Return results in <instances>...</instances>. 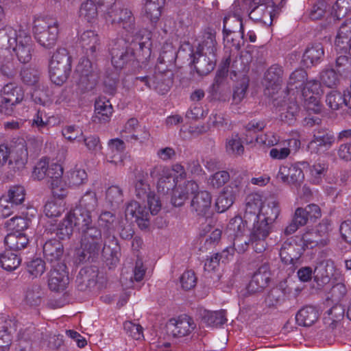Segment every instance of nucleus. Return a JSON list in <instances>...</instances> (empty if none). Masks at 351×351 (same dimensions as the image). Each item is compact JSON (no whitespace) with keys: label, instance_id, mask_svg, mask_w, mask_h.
<instances>
[{"label":"nucleus","instance_id":"1","mask_svg":"<svg viewBox=\"0 0 351 351\" xmlns=\"http://www.w3.org/2000/svg\"><path fill=\"white\" fill-rule=\"evenodd\" d=\"M80 232V247L77 250L75 262L77 263L93 262L98 257L104 243L101 231L98 227L93 226Z\"/></svg>","mask_w":351,"mask_h":351},{"label":"nucleus","instance_id":"2","mask_svg":"<svg viewBox=\"0 0 351 351\" xmlns=\"http://www.w3.org/2000/svg\"><path fill=\"white\" fill-rule=\"evenodd\" d=\"M72 58L65 48L58 49L52 55L49 63V77L56 85L63 84L71 72Z\"/></svg>","mask_w":351,"mask_h":351},{"label":"nucleus","instance_id":"3","mask_svg":"<svg viewBox=\"0 0 351 351\" xmlns=\"http://www.w3.org/2000/svg\"><path fill=\"white\" fill-rule=\"evenodd\" d=\"M34 37L43 47L50 49L55 46L58 36V21L51 18H39L34 21Z\"/></svg>","mask_w":351,"mask_h":351},{"label":"nucleus","instance_id":"4","mask_svg":"<svg viewBox=\"0 0 351 351\" xmlns=\"http://www.w3.org/2000/svg\"><path fill=\"white\" fill-rule=\"evenodd\" d=\"M107 22L119 25L128 33L133 35L137 33L135 18L132 11L119 4L114 5L108 10H102Z\"/></svg>","mask_w":351,"mask_h":351},{"label":"nucleus","instance_id":"5","mask_svg":"<svg viewBox=\"0 0 351 351\" xmlns=\"http://www.w3.org/2000/svg\"><path fill=\"white\" fill-rule=\"evenodd\" d=\"M253 223V228L250 232L248 242H245V246L239 249V252H245L248 245H252L254 250L257 253H261L266 250V238L271 232L274 225L268 222H265L261 219H257Z\"/></svg>","mask_w":351,"mask_h":351},{"label":"nucleus","instance_id":"6","mask_svg":"<svg viewBox=\"0 0 351 351\" xmlns=\"http://www.w3.org/2000/svg\"><path fill=\"white\" fill-rule=\"evenodd\" d=\"M134 49L131 43L128 45L123 40L116 41L110 49L111 62L113 66L119 69L127 66H135Z\"/></svg>","mask_w":351,"mask_h":351},{"label":"nucleus","instance_id":"7","mask_svg":"<svg viewBox=\"0 0 351 351\" xmlns=\"http://www.w3.org/2000/svg\"><path fill=\"white\" fill-rule=\"evenodd\" d=\"M78 86L82 91L92 90L97 82V76L92 71L91 62L88 58H81L75 69Z\"/></svg>","mask_w":351,"mask_h":351},{"label":"nucleus","instance_id":"8","mask_svg":"<svg viewBox=\"0 0 351 351\" xmlns=\"http://www.w3.org/2000/svg\"><path fill=\"white\" fill-rule=\"evenodd\" d=\"M69 283V271L66 264L52 265L48 279L49 289L56 292L62 291L66 289Z\"/></svg>","mask_w":351,"mask_h":351},{"label":"nucleus","instance_id":"9","mask_svg":"<svg viewBox=\"0 0 351 351\" xmlns=\"http://www.w3.org/2000/svg\"><path fill=\"white\" fill-rule=\"evenodd\" d=\"M173 73L170 69L157 65L151 77V89L161 95L167 93L173 84Z\"/></svg>","mask_w":351,"mask_h":351},{"label":"nucleus","instance_id":"10","mask_svg":"<svg viewBox=\"0 0 351 351\" xmlns=\"http://www.w3.org/2000/svg\"><path fill=\"white\" fill-rule=\"evenodd\" d=\"M190 65L193 67L199 75H206L210 73L215 67L217 58L216 55L203 53L199 51L191 50L190 53Z\"/></svg>","mask_w":351,"mask_h":351},{"label":"nucleus","instance_id":"11","mask_svg":"<svg viewBox=\"0 0 351 351\" xmlns=\"http://www.w3.org/2000/svg\"><path fill=\"white\" fill-rule=\"evenodd\" d=\"M12 50L20 62L25 64L32 60L33 53L32 38L24 30H19L18 39L15 40Z\"/></svg>","mask_w":351,"mask_h":351},{"label":"nucleus","instance_id":"12","mask_svg":"<svg viewBox=\"0 0 351 351\" xmlns=\"http://www.w3.org/2000/svg\"><path fill=\"white\" fill-rule=\"evenodd\" d=\"M9 145L10 165L14 163L19 169L23 168L28 159L27 145L21 138L13 139Z\"/></svg>","mask_w":351,"mask_h":351},{"label":"nucleus","instance_id":"13","mask_svg":"<svg viewBox=\"0 0 351 351\" xmlns=\"http://www.w3.org/2000/svg\"><path fill=\"white\" fill-rule=\"evenodd\" d=\"M196 327L193 319L186 315L171 319L167 324V332L174 337H182L189 335Z\"/></svg>","mask_w":351,"mask_h":351},{"label":"nucleus","instance_id":"14","mask_svg":"<svg viewBox=\"0 0 351 351\" xmlns=\"http://www.w3.org/2000/svg\"><path fill=\"white\" fill-rule=\"evenodd\" d=\"M99 271L95 266L82 267L76 276L75 283L79 291H86L93 289L97 283Z\"/></svg>","mask_w":351,"mask_h":351},{"label":"nucleus","instance_id":"15","mask_svg":"<svg viewBox=\"0 0 351 351\" xmlns=\"http://www.w3.org/2000/svg\"><path fill=\"white\" fill-rule=\"evenodd\" d=\"M63 175L62 166L57 163H52L49 165V160L47 158L40 159L34 167L32 177L38 180H42L45 178L49 180L51 177L58 178Z\"/></svg>","mask_w":351,"mask_h":351},{"label":"nucleus","instance_id":"16","mask_svg":"<svg viewBox=\"0 0 351 351\" xmlns=\"http://www.w3.org/2000/svg\"><path fill=\"white\" fill-rule=\"evenodd\" d=\"M270 276L269 265L267 263L261 265L254 272L247 287V292L250 293L261 292L268 285Z\"/></svg>","mask_w":351,"mask_h":351},{"label":"nucleus","instance_id":"17","mask_svg":"<svg viewBox=\"0 0 351 351\" xmlns=\"http://www.w3.org/2000/svg\"><path fill=\"white\" fill-rule=\"evenodd\" d=\"M277 178L283 183L298 189L304 182V175L301 168L297 165L290 167L282 165L280 167Z\"/></svg>","mask_w":351,"mask_h":351},{"label":"nucleus","instance_id":"18","mask_svg":"<svg viewBox=\"0 0 351 351\" xmlns=\"http://www.w3.org/2000/svg\"><path fill=\"white\" fill-rule=\"evenodd\" d=\"M212 197L206 191H201L192 197L190 202L191 213L198 217H206L211 207Z\"/></svg>","mask_w":351,"mask_h":351},{"label":"nucleus","instance_id":"19","mask_svg":"<svg viewBox=\"0 0 351 351\" xmlns=\"http://www.w3.org/2000/svg\"><path fill=\"white\" fill-rule=\"evenodd\" d=\"M265 84L269 95H274L280 88L283 82V69L278 64L271 65L265 72Z\"/></svg>","mask_w":351,"mask_h":351},{"label":"nucleus","instance_id":"20","mask_svg":"<svg viewBox=\"0 0 351 351\" xmlns=\"http://www.w3.org/2000/svg\"><path fill=\"white\" fill-rule=\"evenodd\" d=\"M43 254L47 261L52 265L64 263L62 261L64 253L62 243L57 239H49L43 246Z\"/></svg>","mask_w":351,"mask_h":351},{"label":"nucleus","instance_id":"21","mask_svg":"<svg viewBox=\"0 0 351 351\" xmlns=\"http://www.w3.org/2000/svg\"><path fill=\"white\" fill-rule=\"evenodd\" d=\"M102 247V255L106 258L107 264L115 265L121 256V247L118 244L117 239L114 235L106 236L104 237Z\"/></svg>","mask_w":351,"mask_h":351},{"label":"nucleus","instance_id":"22","mask_svg":"<svg viewBox=\"0 0 351 351\" xmlns=\"http://www.w3.org/2000/svg\"><path fill=\"white\" fill-rule=\"evenodd\" d=\"M304 250V249L295 241H285L282 244L280 251L282 261L285 264L295 265L298 263Z\"/></svg>","mask_w":351,"mask_h":351},{"label":"nucleus","instance_id":"23","mask_svg":"<svg viewBox=\"0 0 351 351\" xmlns=\"http://www.w3.org/2000/svg\"><path fill=\"white\" fill-rule=\"evenodd\" d=\"M80 43L88 56L95 58L100 49L101 43L99 35L93 30L84 32L80 37Z\"/></svg>","mask_w":351,"mask_h":351},{"label":"nucleus","instance_id":"24","mask_svg":"<svg viewBox=\"0 0 351 351\" xmlns=\"http://www.w3.org/2000/svg\"><path fill=\"white\" fill-rule=\"evenodd\" d=\"M335 272V266L330 260L323 261L319 263L313 270L314 280L318 286H324L328 284Z\"/></svg>","mask_w":351,"mask_h":351},{"label":"nucleus","instance_id":"25","mask_svg":"<svg viewBox=\"0 0 351 351\" xmlns=\"http://www.w3.org/2000/svg\"><path fill=\"white\" fill-rule=\"evenodd\" d=\"M239 189L237 185L226 186L216 200L215 206L218 213H223L228 209L238 196Z\"/></svg>","mask_w":351,"mask_h":351},{"label":"nucleus","instance_id":"26","mask_svg":"<svg viewBox=\"0 0 351 351\" xmlns=\"http://www.w3.org/2000/svg\"><path fill=\"white\" fill-rule=\"evenodd\" d=\"M67 217L71 219V221L80 232L94 226L91 212L86 209L76 206Z\"/></svg>","mask_w":351,"mask_h":351},{"label":"nucleus","instance_id":"27","mask_svg":"<svg viewBox=\"0 0 351 351\" xmlns=\"http://www.w3.org/2000/svg\"><path fill=\"white\" fill-rule=\"evenodd\" d=\"M324 56V50L322 43H315L308 45L303 56L302 62L307 67L320 63Z\"/></svg>","mask_w":351,"mask_h":351},{"label":"nucleus","instance_id":"28","mask_svg":"<svg viewBox=\"0 0 351 351\" xmlns=\"http://www.w3.org/2000/svg\"><path fill=\"white\" fill-rule=\"evenodd\" d=\"M262 201L260 196L250 195L246 198V204L243 219L245 222H255L259 219V213L261 211Z\"/></svg>","mask_w":351,"mask_h":351},{"label":"nucleus","instance_id":"29","mask_svg":"<svg viewBox=\"0 0 351 351\" xmlns=\"http://www.w3.org/2000/svg\"><path fill=\"white\" fill-rule=\"evenodd\" d=\"M319 317V311L315 306L306 305L298 311L295 320L299 326L308 327L313 325Z\"/></svg>","mask_w":351,"mask_h":351},{"label":"nucleus","instance_id":"30","mask_svg":"<svg viewBox=\"0 0 351 351\" xmlns=\"http://www.w3.org/2000/svg\"><path fill=\"white\" fill-rule=\"evenodd\" d=\"M335 138L333 134L326 130H315L313 134L311 145H314L317 150L327 151L335 143Z\"/></svg>","mask_w":351,"mask_h":351},{"label":"nucleus","instance_id":"31","mask_svg":"<svg viewBox=\"0 0 351 351\" xmlns=\"http://www.w3.org/2000/svg\"><path fill=\"white\" fill-rule=\"evenodd\" d=\"M274 11L275 10L270 7V3L258 5L251 8L249 17L253 21H261L265 24L267 23L271 24L275 16Z\"/></svg>","mask_w":351,"mask_h":351},{"label":"nucleus","instance_id":"32","mask_svg":"<svg viewBox=\"0 0 351 351\" xmlns=\"http://www.w3.org/2000/svg\"><path fill=\"white\" fill-rule=\"evenodd\" d=\"M1 97L12 104H20L25 97L24 90L22 86L14 83H8L1 90Z\"/></svg>","mask_w":351,"mask_h":351},{"label":"nucleus","instance_id":"33","mask_svg":"<svg viewBox=\"0 0 351 351\" xmlns=\"http://www.w3.org/2000/svg\"><path fill=\"white\" fill-rule=\"evenodd\" d=\"M19 215L10 219L5 222L8 228L14 230V232H21L29 227L31 219L28 215L27 210H21Z\"/></svg>","mask_w":351,"mask_h":351},{"label":"nucleus","instance_id":"34","mask_svg":"<svg viewBox=\"0 0 351 351\" xmlns=\"http://www.w3.org/2000/svg\"><path fill=\"white\" fill-rule=\"evenodd\" d=\"M4 243L10 250L18 252L27 247L29 239L25 233L12 232L5 237Z\"/></svg>","mask_w":351,"mask_h":351},{"label":"nucleus","instance_id":"35","mask_svg":"<svg viewBox=\"0 0 351 351\" xmlns=\"http://www.w3.org/2000/svg\"><path fill=\"white\" fill-rule=\"evenodd\" d=\"M113 112L112 106L105 97L99 98L95 103V119L100 123H106L110 120Z\"/></svg>","mask_w":351,"mask_h":351},{"label":"nucleus","instance_id":"36","mask_svg":"<svg viewBox=\"0 0 351 351\" xmlns=\"http://www.w3.org/2000/svg\"><path fill=\"white\" fill-rule=\"evenodd\" d=\"M280 212V209L278 202L275 200L269 201L267 204H262L261 211V213H259V219L273 225L278 218Z\"/></svg>","mask_w":351,"mask_h":351},{"label":"nucleus","instance_id":"37","mask_svg":"<svg viewBox=\"0 0 351 351\" xmlns=\"http://www.w3.org/2000/svg\"><path fill=\"white\" fill-rule=\"evenodd\" d=\"M166 0H146L145 3V14L153 23H156L161 16V10Z\"/></svg>","mask_w":351,"mask_h":351},{"label":"nucleus","instance_id":"38","mask_svg":"<svg viewBox=\"0 0 351 351\" xmlns=\"http://www.w3.org/2000/svg\"><path fill=\"white\" fill-rule=\"evenodd\" d=\"M248 223L245 222V219L241 217L236 216L230 220L225 230V234L233 239L242 236Z\"/></svg>","mask_w":351,"mask_h":351},{"label":"nucleus","instance_id":"39","mask_svg":"<svg viewBox=\"0 0 351 351\" xmlns=\"http://www.w3.org/2000/svg\"><path fill=\"white\" fill-rule=\"evenodd\" d=\"M309 218L303 208H298L294 213L291 223L285 228L284 233L285 235L293 234L300 226L307 223Z\"/></svg>","mask_w":351,"mask_h":351},{"label":"nucleus","instance_id":"40","mask_svg":"<svg viewBox=\"0 0 351 351\" xmlns=\"http://www.w3.org/2000/svg\"><path fill=\"white\" fill-rule=\"evenodd\" d=\"M196 51L210 55H216L217 41L216 33L212 31H207L204 34L203 40L199 44Z\"/></svg>","mask_w":351,"mask_h":351},{"label":"nucleus","instance_id":"41","mask_svg":"<svg viewBox=\"0 0 351 351\" xmlns=\"http://www.w3.org/2000/svg\"><path fill=\"white\" fill-rule=\"evenodd\" d=\"M292 143L295 146L300 145V141L294 138L289 139L287 141H283L278 145L276 147L270 149V157L274 160H283L287 158L291 153L289 147Z\"/></svg>","mask_w":351,"mask_h":351},{"label":"nucleus","instance_id":"42","mask_svg":"<svg viewBox=\"0 0 351 351\" xmlns=\"http://www.w3.org/2000/svg\"><path fill=\"white\" fill-rule=\"evenodd\" d=\"M25 191L21 186H12L8 192L7 196H3V197H7V199L16 205L20 209L22 210H34L32 207H26L23 204L25 202Z\"/></svg>","mask_w":351,"mask_h":351},{"label":"nucleus","instance_id":"43","mask_svg":"<svg viewBox=\"0 0 351 351\" xmlns=\"http://www.w3.org/2000/svg\"><path fill=\"white\" fill-rule=\"evenodd\" d=\"M237 31L241 33L243 38L244 32L242 19L231 16L230 14L226 16L223 19V37L227 38L230 34L235 33Z\"/></svg>","mask_w":351,"mask_h":351},{"label":"nucleus","instance_id":"44","mask_svg":"<svg viewBox=\"0 0 351 351\" xmlns=\"http://www.w3.org/2000/svg\"><path fill=\"white\" fill-rule=\"evenodd\" d=\"M21 258L12 250H5L0 254V264L7 271L15 270L21 264Z\"/></svg>","mask_w":351,"mask_h":351},{"label":"nucleus","instance_id":"45","mask_svg":"<svg viewBox=\"0 0 351 351\" xmlns=\"http://www.w3.org/2000/svg\"><path fill=\"white\" fill-rule=\"evenodd\" d=\"M19 31L10 26H5L0 29V48L8 49L12 48L15 40L18 39Z\"/></svg>","mask_w":351,"mask_h":351},{"label":"nucleus","instance_id":"46","mask_svg":"<svg viewBox=\"0 0 351 351\" xmlns=\"http://www.w3.org/2000/svg\"><path fill=\"white\" fill-rule=\"evenodd\" d=\"M41 72L35 67H26L21 71L20 76L22 82L27 86H39Z\"/></svg>","mask_w":351,"mask_h":351},{"label":"nucleus","instance_id":"47","mask_svg":"<svg viewBox=\"0 0 351 351\" xmlns=\"http://www.w3.org/2000/svg\"><path fill=\"white\" fill-rule=\"evenodd\" d=\"M62 177V176L58 178L53 176L48 180L53 196L58 199L64 198L69 193V186Z\"/></svg>","mask_w":351,"mask_h":351},{"label":"nucleus","instance_id":"48","mask_svg":"<svg viewBox=\"0 0 351 351\" xmlns=\"http://www.w3.org/2000/svg\"><path fill=\"white\" fill-rule=\"evenodd\" d=\"M116 216L110 211L102 212L98 219L99 225L104 230V237L112 235L114 232Z\"/></svg>","mask_w":351,"mask_h":351},{"label":"nucleus","instance_id":"49","mask_svg":"<svg viewBox=\"0 0 351 351\" xmlns=\"http://www.w3.org/2000/svg\"><path fill=\"white\" fill-rule=\"evenodd\" d=\"M176 186V178L169 170L162 176L159 178L157 183L158 191L162 194H167L169 191H173Z\"/></svg>","mask_w":351,"mask_h":351},{"label":"nucleus","instance_id":"50","mask_svg":"<svg viewBox=\"0 0 351 351\" xmlns=\"http://www.w3.org/2000/svg\"><path fill=\"white\" fill-rule=\"evenodd\" d=\"M266 126L264 121H252L249 122L245 127V141L246 143L250 144L255 140L257 143L259 142V138L256 135L258 132L262 131Z\"/></svg>","mask_w":351,"mask_h":351},{"label":"nucleus","instance_id":"51","mask_svg":"<svg viewBox=\"0 0 351 351\" xmlns=\"http://www.w3.org/2000/svg\"><path fill=\"white\" fill-rule=\"evenodd\" d=\"M299 112L300 107L298 104L295 101H291L288 104L285 111L280 113V120L289 125H291L295 122Z\"/></svg>","mask_w":351,"mask_h":351},{"label":"nucleus","instance_id":"52","mask_svg":"<svg viewBox=\"0 0 351 351\" xmlns=\"http://www.w3.org/2000/svg\"><path fill=\"white\" fill-rule=\"evenodd\" d=\"M203 320L209 326H221L227 322L226 312L225 310L206 311L203 315Z\"/></svg>","mask_w":351,"mask_h":351},{"label":"nucleus","instance_id":"53","mask_svg":"<svg viewBox=\"0 0 351 351\" xmlns=\"http://www.w3.org/2000/svg\"><path fill=\"white\" fill-rule=\"evenodd\" d=\"M249 78L244 76L237 82L232 95V102L234 104L241 103L245 97L249 86Z\"/></svg>","mask_w":351,"mask_h":351},{"label":"nucleus","instance_id":"54","mask_svg":"<svg viewBox=\"0 0 351 351\" xmlns=\"http://www.w3.org/2000/svg\"><path fill=\"white\" fill-rule=\"evenodd\" d=\"M285 297V292L284 289L281 287H274L267 293L265 302L266 305L269 307L276 306L281 304Z\"/></svg>","mask_w":351,"mask_h":351},{"label":"nucleus","instance_id":"55","mask_svg":"<svg viewBox=\"0 0 351 351\" xmlns=\"http://www.w3.org/2000/svg\"><path fill=\"white\" fill-rule=\"evenodd\" d=\"M345 94H341L337 90H331L326 96V103L333 110L341 108L345 105Z\"/></svg>","mask_w":351,"mask_h":351},{"label":"nucleus","instance_id":"56","mask_svg":"<svg viewBox=\"0 0 351 351\" xmlns=\"http://www.w3.org/2000/svg\"><path fill=\"white\" fill-rule=\"evenodd\" d=\"M226 151L229 154L241 156L244 152L241 138L238 134H232L226 141Z\"/></svg>","mask_w":351,"mask_h":351},{"label":"nucleus","instance_id":"57","mask_svg":"<svg viewBox=\"0 0 351 351\" xmlns=\"http://www.w3.org/2000/svg\"><path fill=\"white\" fill-rule=\"evenodd\" d=\"M132 46L135 48L134 56L135 66L140 62L147 60L151 55V49L148 46H146L145 43L132 42Z\"/></svg>","mask_w":351,"mask_h":351},{"label":"nucleus","instance_id":"58","mask_svg":"<svg viewBox=\"0 0 351 351\" xmlns=\"http://www.w3.org/2000/svg\"><path fill=\"white\" fill-rule=\"evenodd\" d=\"M143 176L138 175L136 178V182L135 184V193L136 197L143 202L151 195L154 192L150 190L149 185L144 182L143 180Z\"/></svg>","mask_w":351,"mask_h":351},{"label":"nucleus","instance_id":"59","mask_svg":"<svg viewBox=\"0 0 351 351\" xmlns=\"http://www.w3.org/2000/svg\"><path fill=\"white\" fill-rule=\"evenodd\" d=\"M80 16L84 18L88 22H91L97 16V8L93 1L83 3L80 10Z\"/></svg>","mask_w":351,"mask_h":351},{"label":"nucleus","instance_id":"60","mask_svg":"<svg viewBox=\"0 0 351 351\" xmlns=\"http://www.w3.org/2000/svg\"><path fill=\"white\" fill-rule=\"evenodd\" d=\"M66 216L58 225L56 229V236L59 239L64 240L69 239L73 234V224Z\"/></svg>","mask_w":351,"mask_h":351},{"label":"nucleus","instance_id":"61","mask_svg":"<svg viewBox=\"0 0 351 351\" xmlns=\"http://www.w3.org/2000/svg\"><path fill=\"white\" fill-rule=\"evenodd\" d=\"M351 10V0H337L332 6V14L337 19L344 17Z\"/></svg>","mask_w":351,"mask_h":351},{"label":"nucleus","instance_id":"62","mask_svg":"<svg viewBox=\"0 0 351 351\" xmlns=\"http://www.w3.org/2000/svg\"><path fill=\"white\" fill-rule=\"evenodd\" d=\"M106 199L111 206L117 207L123 202L122 190L117 186H111L106 191Z\"/></svg>","mask_w":351,"mask_h":351},{"label":"nucleus","instance_id":"63","mask_svg":"<svg viewBox=\"0 0 351 351\" xmlns=\"http://www.w3.org/2000/svg\"><path fill=\"white\" fill-rule=\"evenodd\" d=\"M97 205V199L95 193L88 191L82 197L80 205L77 207L92 212L95 210Z\"/></svg>","mask_w":351,"mask_h":351},{"label":"nucleus","instance_id":"64","mask_svg":"<svg viewBox=\"0 0 351 351\" xmlns=\"http://www.w3.org/2000/svg\"><path fill=\"white\" fill-rule=\"evenodd\" d=\"M0 73L8 79H13L18 73V64L13 59L5 60L0 66Z\"/></svg>","mask_w":351,"mask_h":351}]
</instances>
